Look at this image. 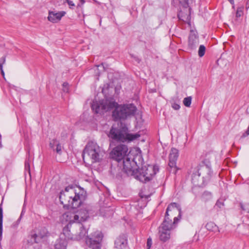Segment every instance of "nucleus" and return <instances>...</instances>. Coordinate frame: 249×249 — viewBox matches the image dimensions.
I'll list each match as a JSON object with an SVG mask.
<instances>
[{"instance_id": "412c9836", "label": "nucleus", "mask_w": 249, "mask_h": 249, "mask_svg": "<svg viewBox=\"0 0 249 249\" xmlns=\"http://www.w3.org/2000/svg\"><path fill=\"white\" fill-rule=\"evenodd\" d=\"M55 249H66V242L65 240L58 239L54 245Z\"/></svg>"}, {"instance_id": "a211bd4d", "label": "nucleus", "mask_w": 249, "mask_h": 249, "mask_svg": "<svg viewBox=\"0 0 249 249\" xmlns=\"http://www.w3.org/2000/svg\"><path fill=\"white\" fill-rule=\"evenodd\" d=\"M48 234V231L47 230L43 228L42 229L41 231H40L39 233H34L31 235L32 236V239L33 240V242L34 243H38L39 239H42L45 236H47Z\"/></svg>"}, {"instance_id": "b1692460", "label": "nucleus", "mask_w": 249, "mask_h": 249, "mask_svg": "<svg viewBox=\"0 0 249 249\" xmlns=\"http://www.w3.org/2000/svg\"><path fill=\"white\" fill-rule=\"evenodd\" d=\"M2 221H3L2 209L1 207H0V241L2 239Z\"/></svg>"}, {"instance_id": "5701e85b", "label": "nucleus", "mask_w": 249, "mask_h": 249, "mask_svg": "<svg viewBox=\"0 0 249 249\" xmlns=\"http://www.w3.org/2000/svg\"><path fill=\"white\" fill-rule=\"evenodd\" d=\"M79 232L77 235L76 239L77 240H80L81 239L86 237V235L88 233V231L86 229H85L83 226H81L79 229Z\"/></svg>"}, {"instance_id": "20e7f679", "label": "nucleus", "mask_w": 249, "mask_h": 249, "mask_svg": "<svg viewBox=\"0 0 249 249\" xmlns=\"http://www.w3.org/2000/svg\"><path fill=\"white\" fill-rule=\"evenodd\" d=\"M104 151L93 141L88 142L83 151V159L84 161L88 164L100 162L104 155Z\"/></svg>"}, {"instance_id": "f257e3e1", "label": "nucleus", "mask_w": 249, "mask_h": 249, "mask_svg": "<svg viewBox=\"0 0 249 249\" xmlns=\"http://www.w3.org/2000/svg\"><path fill=\"white\" fill-rule=\"evenodd\" d=\"M114 108L112 117L115 121L126 120L134 116L137 111L133 104L119 105L112 97H105L99 102L94 101L91 105V108L96 113H103Z\"/></svg>"}, {"instance_id": "c9c22d12", "label": "nucleus", "mask_w": 249, "mask_h": 249, "mask_svg": "<svg viewBox=\"0 0 249 249\" xmlns=\"http://www.w3.org/2000/svg\"><path fill=\"white\" fill-rule=\"evenodd\" d=\"M223 203L222 202H220V201H218L216 203V206L219 207V208H221V206H223Z\"/></svg>"}, {"instance_id": "a19ab883", "label": "nucleus", "mask_w": 249, "mask_h": 249, "mask_svg": "<svg viewBox=\"0 0 249 249\" xmlns=\"http://www.w3.org/2000/svg\"><path fill=\"white\" fill-rule=\"evenodd\" d=\"M232 4L233 3V0H228Z\"/></svg>"}, {"instance_id": "9b49d317", "label": "nucleus", "mask_w": 249, "mask_h": 249, "mask_svg": "<svg viewBox=\"0 0 249 249\" xmlns=\"http://www.w3.org/2000/svg\"><path fill=\"white\" fill-rule=\"evenodd\" d=\"M178 157V150L175 148H172L171 149L170 153L169 155V162L168 165L171 168L170 172H172L176 174L177 172V168L176 166V161Z\"/></svg>"}, {"instance_id": "f3484780", "label": "nucleus", "mask_w": 249, "mask_h": 249, "mask_svg": "<svg viewBox=\"0 0 249 249\" xmlns=\"http://www.w3.org/2000/svg\"><path fill=\"white\" fill-rule=\"evenodd\" d=\"M50 148L56 153L57 155H60L62 154V146L59 142L56 140L53 139L50 142L49 144Z\"/></svg>"}, {"instance_id": "ddd939ff", "label": "nucleus", "mask_w": 249, "mask_h": 249, "mask_svg": "<svg viewBox=\"0 0 249 249\" xmlns=\"http://www.w3.org/2000/svg\"><path fill=\"white\" fill-rule=\"evenodd\" d=\"M195 171L199 172V174L202 176L203 183L208 181L210 180L212 176V171L210 168L206 166H200L195 168Z\"/></svg>"}, {"instance_id": "4c0bfd02", "label": "nucleus", "mask_w": 249, "mask_h": 249, "mask_svg": "<svg viewBox=\"0 0 249 249\" xmlns=\"http://www.w3.org/2000/svg\"><path fill=\"white\" fill-rule=\"evenodd\" d=\"M249 135V126H248L247 130H246L245 134H244L243 136L244 137H245L246 135Z\"/></svg>"}, {"instance_id": "39448f33", "label": "nucleus", "mask_w": 249, "mask_h": 249, "mask_svg": "<svg viewBox=\"0 0 249 249\" xmlns=\"http://www.w3.org/2000/svg\"><path fill=\"white\" fill-rule=\"evenodd\" d=\"M122 160L124 171L128 176H134L139 165L142 162L141 154L132 156L129 154Z\"/></svg>"}, {"instance_id": "6ab92c4d", "label": "nucleus", "mask_w": 249, "mask_h": 249, "mask_svg": "<svg viewBox=\"0 0 249 249\" xmlns=\"http://www.w3.org/2000/svg\"><path fill=\"white\" fill-rule=\"evenodd\" d=\"M193 173L192 175V182L195 186H201L203 185L204 183L203 182L202 183H200V180L201 178H200V174H199V172H196L195 171V168L193 169L192 171Z\"/></svg>"}, {"instance_id": "ea45409f", "label": "nucleus", "mask_w": 249, "mask_h": 249, "mask_svg": "<svg viewBox=\"0 0 249 249\" xmlns=\"http://www.w3.org/2000/svg\"><path fill=\"white\" fill-rule=\"evenodd\" d=\"M211 196V193H208V192H204L203 194V196Z\"/></svg>"}, {"instance_id": "72a5a7b5", "label": "nucleus", "mask_w": 249, "mask_h": 249, "mask_svg": "<svg viewBox=\"0 0 249 249\" xmlns=\"http://www.w3.org/2000/svg\"><path fill=\"white\" fill-rule=\"evenodd\" d=\"M5 57L3 56L0 58V65L2 64V66H3V65L5 63Z\"/></svg>"}, {"instance_id": "393cba45", "label": "nucleus", "mask_w": 249, "mask_h": 249, "mask_svg": "<svg viewBox=\"0 0 249 249\" xmlns=\"http://www.w3.org/2000/svg\"><path fill=\"white\" fill-rule=\"evenodd\" d=\"M192 97L191 96L185 97L183 101V103L186 107H189L191 104Z\"/></svg>"}, {"instance_id": "0eeeda50", "label": "nucleus", "mask_w": 249, "mask_h": 249, "mask_svg": "<svg viewBox=\"0 0 249 249\" xmlns=\"http://www.w3.org/2000/svg\"><path fill=\"white\" fill-rule=\"evenodd\" d=\"M158 171L157 166L148 165L138 168L134 176L140 181L146 183L151 180Z\"/></svg>"}, {"instance_id": "1a4fd4ad", "label": "nucleus", "mask_w": 249, "mask_h": 249, "mask_svg": "<svg viewBox=\"0 0 249 249\" xmlns=\"http://www.w3.org/2000/svg\"><path fill=\"white\" fill-rule=\"evenodd\" d=\"M127 151L128 148L126 145L120 144L113 149L110 156L113 159L120 162L126 157Z\"/></svg>"}, {"instance_id": "2eb2a0df", "label": "nucleus", "mask_w": 249, "mask_h": 249, "mask_svg": "<svg viewBox=\"0 0 249 249\" xmlns=\"http://www.w3.org/2000/svg\"><path fill=\"white\" fill-rule=\"evenodd\" d=\"M65 14V12L64 11L58 12L56 11H50L48 19L53 23H56L59 21Z\"/></svg>"}, {"instance_id": "c85d7f7f", "label": "nucleus", "mask_w": 249, "mask_h": 249, "mask_svg": "<svg viewBox=\"0 0 249 249\" xmlns=\"http://www.w3.org/2000/svg\"><path fill=\"white\" fill-rule=\"evenodd\" d=\"M63 90L64 92H68V83L67 82H64L63 85Z\"/></svg>"}, {"instance_id": "7c9ffc66", "label": "nucleus", "mask_w": 249, "mask_h": 249, "mask_svg": "<svg viewBox=\"0 0 249 249\" xmlns=\"http://www.w3.org/2000/svg\"><path fill=\"white\" fill-rule=\"evenodd\" d=\"M172 107L175 110H178L180 108V106L178 103H174L172 104Z\"/></svg>"}, {"instance_id": "a878e982", "label": "nucleus", "mask_w": 249, "mask_h": 249, "mask_svg": "<svg viewBox=\"0 0 249 249\" xmlns=\"http://www.w3.org/2000/svg\"><path fill=\"white\" fill-rule=\"evenodd\" d=\"M206 51L205 47L203 45H201L199 46L198 54L199 57H201L204 56Z\"/></svg>"}, {"instance_id": "4468645a", "label": "nucleus", "mask_w": 249, "mask_h": 249, "mask_svg": "<svg viewBox=\"0 0 249 249\" xmlns=\"http://www.w3.org/2000/svg\"><path fill=\"white\" fill-rule=\"evenodd\" d=\"M127 245V237L124 234L120 235L115 241V247L118 249H124Z\"/></svg>"}, {"instance_id": "aec40b11", "label": "nucleus", "mask_w": 249, "mask_h": 249, "mask_svg": "<svg viewBox=\"0 0 249 249\" xmlns=\"http://www.w3.org/2000/svg\"><path fill=\"white\" fill-rule=\"evenodd\" d=\"M178 17L179 20H182L183 22L186 23H189L191 19L189 11L186 13H185L184 12L180 11L178 14Z\"/></svg>"}, {"instance_id": "2f4dec72", "label": "nucleus", "mask_w": 249, "mask_h": 249, "mask_svg": "<svg viewBox=\"0 0 249 249\" xmlns=\"http://www.w3.org/2000/svg\"><path fill=\"white\" fill-rule=\"evenodd\" d=\"M243 12L242 11L239 9H238L236 13V17H240L242 15Z\"/></svg>"}, {"instance_id": "6e6552de", "label": "nucleus", "mask_w": 249, "mask_h": 249, "mask_svg": "<svg viewBox=\"0 0 249 249\" xmlns=\"http://www.w3.org/2000/svg\"><path fill=\"white\" fill-rule=\"evenodd\" d=\"M104 235L102 232L96 231L87 235L85 242L87 246L90 249H101Z\"/></svg>"}, {"instance_id": "c756f323", "label": "nucleus", "mask_w": 249, "mask_h": 249, "mask_svg": "<svg viewBox=\"0 0 249 249\" xmlns=\"http://www.w3.org/2000/svg\"><path fill=\"white\" fill-rule=\"evenodd\" d=\"M152 244V239L150 238H148L146 243L147 249H150Z\"/></svg>"}, {"instance_id": "9d476101", "label": "nucleus", "mask_w": 249, "mask_h": 249, "mask_svg": "<svg viewBox=\"0 0 249 249\" xmlns=\"http://www.w3.org/2000/svg\"><path fill=\"white\" fill-rule=\"evenodd\" d=\"M89 207L86 206L78 210L74 214L73 221L74 222L81 223L86 221L89 218Z\"/></svg>"}, {"instance_id": "f704fd0d", "label": "nucleus", "mask_w": 249, "mask_h": 249, "mask_svg": "<svg viewBox=\"0 0 249 249\" xmlns=\"http://www.w3.org/2000/svg\"><path fill=\"white\" fill-rule=\"evenodd\" d=\"M131 57L132 58H133L134 59H135V60L137 61L138 63H139L140 62V59L138 58L136 56H135L133 54H131Z\"/></svg>"}, {"instance_id": "7ed1b4c3", "label": "nucleus", "mask_w": 249, "mask_h": 249, "mask_svg": "<svg viewBox=\"0 0 249 249\" xmlns=\"http://www.w3.org/2000/svg\"><path fill=\"white\" fill-rule=\"evenodd\" d=\"M141 135L139 133L133 134L130 132L126 124L122 122L117 125L113 124L108 134V137L117 142H130L138 139Z\"/></svg>"}, {"instance_id": "58836bf2", "label": "nucleus", "mask_w": 249, "mask_h": 249, "mask_svg": "<svg viewBox=\"0 0 249 249\" xmlns=\"http://www.w3.org/2000/svg\"><path fill=\"white\" fill-rule=\"evenodd\" d=\"M0 71H1V74L4 76V71L3 70V66H2V64L1 65H0Z\"/></svg>"}, {"instance_id": "f8f14e48", "label": "nucleus", "mask_w": 249, "mask_h": 249, "mask_svg": "<svg viewBox=\"0 0 249 249\" xmlns=\"http://www.w3.org/2000/svg\"><path fill=\"white\" fill-rule=\"evenodd\" d=\"M166 222L162 223L159 230L160 239L163 242H166L170 238L171 226H166Z\"/></svg>"}, {"instance_id": "e433bc0d", "label": "nucleus", "mask_w": 249, "mask_h": 249, "mask_svg": "<svg viewBox=\"0 0 249 249\" xmlns=\"http://www.w3.org/2000/svg\"><path fill=\"white\" fill-rule=\"evenodd\" d=\"M67 2H68V4L70 6H74V4L73 2V1H71V0H67Z\"/></svg>"}, {"instance_id": "423d86ee", "label": "nucleus", "mask_w": 249, "mask_h": 249, "mask_svg": "<svg viewBox=\"0 0 249 249\" xmlns=\"http://www.w3.org/2000/svg\"><path fill=\"white\" fill-rule=\"evenodd\" d=\"M181 217V208L176 203H172L167 208L164 220L162 223L166 221V226H171V230L175 226Z\"/></svg>"}, {"instance_id": "4be33fe9", "label": "nucleus", "mask_w": 249, "mask_h": 249, "mask_svg": "<svg viewBox=\"0 0 249 249\" xmlns=\"http://www.w3.org/2000/svg\"><path fill=\"white\" fill-rule=\"evenodd\" d=\"M205 227L208 231H210L214 232H219L218 227L213 222H209L207 223Z\"/></svg>"}, {"instance_id": "cd10ccee", "label": "nucleus", "mask_w": 249, "mask_h": 249, "mask_svg": "<svg viewBox=\"0 0 249 249\" xmlns=\"http://www.w3.org/2000/svg\"><path fill=\"white\" fill-rule=\"evenodd\" d=\"M189 0H179L180 4L185 8H187L188 5Z\"/></svg>"}, {"instance_id": "79ce46f5", "label": "nucleus", "mask_w": 249, "mask_h": 249, "mask_svg": "<svg viewBox=\"0 0 249 249\" xmlns=\"http://www.w3.org/2000/svg\"><path fill=\"white\" fill-rule=\"evenodd\" d=\"M2 147V144L1 142H0V147Z\"/></svg>"}, {"instance_id": "f03ea898", "label": "nucleus", "mask_w": 249, "mask_h": 249, "mask_svg": "<svg viewBox=\"0 0 249 249\" xmlns=\"http://www.w3.org/2000/svg\"><path fill=\"white\" fill-rule=\"evenodd\" d=\"M87 197V193L80 187L73 185L67 186L62 190L59 195V198L63 207L67 209H76L80 206Z\"/></svg>"}, {"instance_id": "dca6fc26", "label": "nucleus", "mask_w": 249, "mask_h": 249, "mask_svg": "<svg viewBox=\"0 0 249 249\" xmlns=\"http://www.w3.org/2000/svg\"><path fill=\"white\" fill-rule=\"evenodd\" d=\"M199 43L197 36L194 33H191L189 36L188 48L190 51L195 49Z\"/></svg>"}, {"instance_id": "473e14b6", "label": "nucleus", "mask_w": 249, "mask_h": 249, "mask_svg": "<svg viewBox=\"0 0 249 249\" xmlns=\"http://www.w3.org/2000/svg\"><path fill=\"white\" fill-rule=\"evenodd\" d=\"M25 169L26 170H27L30 174V165L29 163L28 162H26L25 163Z\"/></svg>"}, {"instance_id": "bb28decb", "label": "nucleus", "mask_w": 249, "mask_h": 249, "mask_svg": "<svg viewBox=\"0 0 249 249\" xmlns=\"http://www.w3.org/2000/svg\"><path fill=\"white\" fill-rule=\"evenodd\" d=\"M241 208L242 210L247 212L249 213V204H243L240 203Z\"/></svg>"}]
</instances>
